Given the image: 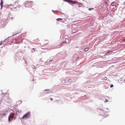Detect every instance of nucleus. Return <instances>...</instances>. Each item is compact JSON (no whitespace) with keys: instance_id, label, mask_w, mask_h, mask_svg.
<instances>
[{"instance_id":"obj_1","label":"nucleus","mask_w":125,"mask_h":125,"mask_svg":"<svg viewBox=\"0 0 125 125\" xmlns=\"http://www.w3.org/2000/svg\"><path fill=\"white\" fill-rule=\"evenodd\" d=\"M14 8L19 9L21 7V2L19 1H17L13 5Z\"/></svg>"},{"instance_id":"obj_2","label":"nucleus","mask_w":125,"mask_h":125,"mask_svg":"<svg viewBox=\"0 0 125 125\" xmlns=\"http://www.w3.org/2000/svg\"><path fill=\"white\" fill-rule=\"evenodd\" d=\"M14 113H11L9 116L8 120L9 122L10 121L13 119V118H14V119H15V117H14Z\"/></svg>"},{"instance_id":"obj_3","label":"nucleus","mask_w":125,"mask_h":125,"mask_svg":"<svg viewBox=\"0 0 125 125\" xmlns=\"http://www.w3.org/2000/svg\"><path fill=\"white\" fill-rule=\"evenodd\" d=\"M33 1H27L25 3V5L26 7H31L32 5Z\"/></svg>"},{"instance_id":"obj_4","label":"nucleus","mask_w":125,"mask_h":125,"mask_svg":"<svg viewBox=\"0 0 125 125\" xmlns=\"http://www.w3.org/2000/svg\"><path fill=\"white\" fill-rule=\"evenodd\" d=\"M30 112H28L22 117V119H25L29 118L30 116Z\"/></svg>"},{"instance_id":"obj_5","label":"nucleus","mask_w":125,"mask_h":125,"mask_svg":"<svg viewBox=\"0 0 125 125\" xmlns=\"http://www.w3.org/2000/svg\"><path fill=\"white\" fill-rule=\"evenodd\" d=\"M65 0L66 2H70L71 3H73V4H75L76 3V2L74 1L70 0Z\"/></svg>"},{"instance_id":"obj_6","label":"nucleus","mask_w":125,"mask_h":125,"mask_svg":"<svg viewBox=\"0 0 125 125\" xmlns=\"http://www.w3.org/2000/svg\"><path fill=\"white\" fill-rule=\"evenodd\" d=\"M3 4V1L2 0H1V3H0V5L1 7L2 6V5Z\"/></svg>"},{"instance_id":"obj_7","label":"nucleus","mask_w":125,"mask_h":125,"mask_svg":"<svg viewBox=\"0 0 125 125\" xmlns=\"http://www.w3.org/2000/svg\"><path fill=\"white\" fill-rule=\"evenodd\" d=\"M59 20H62V19H61V18H58V19H56V20H57V21H60Z\"/></svg>"},{"instance_id":"obj_8","label":"nucleus","mask_w":125,"mask_h":125,"mask_svg":"<svg viewBox=\"0 0 125 125\" xmlns=\"http://www.w3.org/2000/svg\"><path fill=\"white\" fill-rule=\"evenodd\" d=\"M111 5L112 6H114V2H112L111 4Z\"/></svg>"},{"instance_id":"obj_9","label":"nucleus","mask_w":125,"mask_h":125,"mask_svg":"<svg viewBox=\"0 0 125 125\" xmlns=\"http://www.w3.org/2000/svg\"><path fill=\"white\" fill-rule=\"evenodd\" d=\"M88 48H85L84 49V50L85 51H87L88 50Z\"/></svg>"},{"instance_id":"obj_10","label":"nucleus","mask_w":125,"mask_h":125,"mask_svg":"<svg viewBox=\"0 0 125 125\" xmlns=\"http://www.w3.org/2000/svg\"><path fill=\"white\" fill-rule=\"evenodd\" d=\"M113 51H108V52H107L106 53V54L108 53L111 52H112Z\"/></svg>"},{"instance_id":"obj_11","label":"nucleus","mask_w":125,"mask_h":125,"mask_svg":"<svg viewBox=\"0 0 125 125\" xmlns=\"http://www.w3.org/2000/svg\"><path fill=\"white\" fill-rule=\"evenodd\" d=\"M93 9V10H94V8H90L89 9V10H91L92 9Z\"/></svg>"},{"instance_id":"obj_12","label":"nucleus","mask_w":125,"mask_h":125,"mask_svg":"<svg viewBox=\"0 0 125 125\" xmlns=\"http://www.w3.org/2000/svg\"><path fill=\"white\" fill-rule=\"evenodd\" d=\"M44 91H49V89H46Z\"/></svg>"},{"instance_id":"obj_13","label":"nucleus","mask_w":125,"mask_h":125,"mask_svg":"<svg viewBox=\"0 0 125 125\" xmlns=\"http://www.w3.org/2000/svg\"><path fill=\"white\" fill-rule=\"evenodd\" d=\"M113 84H111V85L110 86V87L111 88V87H113Z\"/></svg>"},{"instance_id":"obj_14","label":"nucleus","mask_w":125,"mask_h":125,"mask_svg":"<svg viewBox=\"0 0 125 125\" xmlns=\"http://www.w3.org/2000/svg\"><path fill=\"white\" fill-rule=\"evenodd\" d=\"M104 80H106L107 79V78L106 77H104Z\"/></svg>"},{"instance_id":"obj_15","label":"nucleus","mask_w":125,"mask_h":125,"mask_svg":"<svg viewBox=\"0 0 125 125\" xmlns=\"http://www.w3.org/2000/svg\"><path fill=\"white\" fill-rule=\"evenodd\" d=\"M50 100H51V101H52V100H53V99L52 98H50Z\"/></svg>"},{"instance_id":"obj_16","label":"nucleus","mask_w":125,"mask_h":125,"mask_svg":"<svg viewBox=\"0 0 125 125\" xmlns=\"http://www.w3.org/2000/svg\"><path fill=\"white\" fill-rule=\"evenodd\" d=\"M68 81L69 82H70L71 81V79H69L68 80Z\"/></svg>"},{"instance_id":"obj_17","label":"nucleus","mask_w":125,"mask_h":125,"mask_svg":"<svg viewBox=\"0 0 125 125\" xmlns=\"http://www.w3.org/2000/svg\"><path fill=\"white\" fill-rule=\"evenodd\" d=\"M79 57H77L76 58V60H77L79 59Z\"/></svg>"},{"instance_id":"obj_18","label":"nucleus","mask_w":125,"mask_h":125,"mask_svg":"<svg viewBox=\"0 0 125 125\" xmlns=\"http://www.w3.org/2000/svg\"><path fill=\"white\" fill-rule=\"evenodd\" d=\"M108 101V100H106L105 101V102H107Z\"/></svg>"},{"instance_id":"obj_19","label":"nucleus","mask_w":125,"mask_h":125,"mask_svg":"<svg viewBox=\"0 0 125 125\" xmlns=\"http://www.w3.org/2000/svg\"><path fill=\"white\" fill-rule=\"evenodd\" d=\"M105 4H107V2H105Z\"/></svg>"},{"instance_id":"obj_20","label":"nucleus","mask_w":125,"mask_h":125,"mask_svg":"<svg viewBox=\"0 0 125 125\" xmlns=\"http://www.w3.org/2000/svg\"><path fill=\"white\" fill-rule=\"evenodd\" d=\"M62 22L63 23H65L64 21H62Z\"/></svg>"},{"instance_id":"obj_21","label":"nucleus","mask_w":125,"mask_h":125,"mask_svg":"<svg viewBox=\"0 0 125 125\" xmlns=\"http://www.w3.org/2000/svg\"><path fill=\"white\" fill-rule=\"evenodd\" d=\"M17 43V44H18H18H19V43H18H18H16H16Z\"/></svg>"},{"instance_id":"obj_22","label":"nucleus","mask_w":125,"mask_h":125,"mask_svg":"<svg viewBox=\"0 0 125 125\" xmlns=\"http://www.w3.org/2000/svg\"><path fill=\"white\" fill-rule=\"evenodd\" d=\"M33 50H34V51H35L34 48H33Z\"/></svg>"},{"instance_id":"obj_23","label":"nucleus","mask_w":125,"mask_h":125,"mask_svg":"<svg viewBox=\"0 0 125 125\" xmlns=\"http://www.w3.org/2000/svg\"><path fill=\"white\" fill-rule=\"evenodd\" d=\"M124 81H125V79L124 80Z\"/></svg>"}]
</instances>
